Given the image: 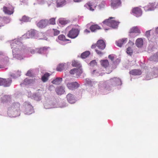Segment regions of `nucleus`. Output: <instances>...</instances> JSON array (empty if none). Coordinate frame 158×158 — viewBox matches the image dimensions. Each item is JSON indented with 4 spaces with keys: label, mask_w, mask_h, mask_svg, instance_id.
Masks as SVG:
<instances>
[{
    "label": "nucleus",
    "mask_w": 158,
    "mask_h": 158,
    "mask_svg": "<svg viewBox=\"0 0 158 158\" xmlns=\"http://www.w3.org/2000/svg\"><path fill=\"white\" fill-rule=\"evenodd\" d=\"M50 75L48 73H46L42 77V81L44 82H46L48 80Z\"/></svg>",
    "instance_id": "4be33fe9"
},
{
    "label": "nucleus",
    "mask_w": 158,
    "mask_h": 158,
    "mask_svg": "<svg viewBox=\"0 0 158 158\" xmlns=\"http://www.w3.org/2000/svg\"><path fill=\"white\" fill-rule=\"evenodd\" d=\"M129 33L130 34L135 33L139 34L140 33V32L138 27L137 26H135L131 28L129 30Z\"/></svg>",
    "instance_id": "2eb2a0df"
},
{
    "label": "nucleus",
    "mask_w": 158,
    "mask_h": 158,
    "mask_svg": "<svg viewBox=\"0 0 158 158\" xmlns=\"http://www.w3.org/2000/svg\"><path fill=\"white\" fill-rule=\"evenodd\" d=\"M77 70L76 73V75L77 76H79L82 73V71L81 69L80 68L77 69Z\"/></svg>",
    "instance_id": "e433bc0d"
},
{
    "label": "nucleus",
    "mask_w": 158,
    "mask_h": 158,
    "mask_svg": "<svg viewBox=\"0 0 158 158\" xmlns=\"http://www.w3.org/2000/svg\"><path fill=\"white\" fill-rule=\"evenodd\" d=\"M127 52L128 54H129L130 55H131L132 54V50L131 47H129L127 48Z\"/></svg>",
    "instance_id": "4c0bfd02"
},
{
    "label": "nucleus",
    "mask_w": 158,
    "mask_h": 158,
    "mask_svg": "<svg viewBox=\"0 0 158 158\" xmlns=\"http://www.w3.org/2000/svg\"><path fill=\"white\" fill-rule=\"evenodd\" d=\"M26 75L28 76H31V72L30 71H28L26 74Z\"/></svg>",
    "instance_id": "de8ad7c7"
},
{
    "label": "nucleus",
    "mask_w": 158,
    "mask_h": 158,
    "mask_svg": "<svg viewBox=\"0 0 158 158\" xmlns=\"http://www.w3.org/2000/svg\"><path fill=\"white\" fill-rule=\"evenodd\" d=\"M74 2H78L81 1L82 0H73Z\"/></svg>",
    "instance_id": "603ef678"
},
{
    "label": "nucleus",
    "mask_w": 158,
    "mask_h": 158,
    "mask_svg": "<svg viewBox=\"0 0 158 158\" xmlns=\"http://www.w3.org/2000/svg\"><path fill=\"white\" fill-rule=\"evenodd\" d=\"M56 91L58 95H61L64 92V89L62 86L57 87L56 89Z\"/></svg>",
    "instance_id": "f3484780"
},
{
    "label": "nucleus",
    "mask_w": 158,
    "mask_h": 158,
    "mask_svg": "<svg viewBox=\"0 0 158 158\" xmlns=\"http://www.w3.org/2000/svg\"><path fill=\"white\" fill-rule=\"evenodd\" d=\"M95 51L98 55H101L103 54V53L101 51L98 50L96 49Z\"/></svg>",
    "instance_id": "37998d69"
},
{
    "label": "nucleus",
    "mask_w": 158,
    "mask_h": 158,
    "mask_svg": "<svg viewBox=\"0 0 158 158\" xmlns=\"http://www.w3.org/2000/svg\"><path fill=\"white\" fill-rule=\"evenodd\" d=\"M39 39L46 40L45 34L44 33L42 32L39 33L38 34Z\"/></svg>",
    "instance_id": "473e14b6"
},
{
    "label": "nucleus",
    "mask_w": 158,
    "mask_h": 158,
    "mask_svg": "<svg viewBox=\"0 0 158 158\" xmlns=\"http://www.w3.org/2000/svg\"><path fill=\"white\" fill-rule=\"evenodd\" d=\"M156 33H158V27L156 29Z\"/></svg>",
    "instance_id": "6e6d98bb"
},
{
    "label": "nucleus",
    "mask_w": 158,
    "mask_h": 158,
    "mask_svg": "<svg viewBox=\"0 0 158 158\" xmlns=\"http://www.w3.org/2000/svg\"><path fill=\"white\" fill-rule=\"evenodd\" d=\"M127 38H123L116 41V43L117 46L121 47H122L123 45L126 44L127 43Z\"/></svg>",
    "instance_id": "f8f14e48"
},
{
    "label": "nucleus",
    "mask_w": 158,
    "mask_h": 158,
    "mask_svg": "<svg viewBox=\"0 0 158 158\" xmlns=\"http://www.w3.org/2000/svg\"><path fill=\"white\" fill-rule=\"evenodd\" d=\"M106 46V44L103 40H100L97 41L96 44H93L91 46V48H95L96 47H97L99 49L102 50L105 48Z\"/></svg>",
    "instance_id": "7ed1b4c3"
},
{
    "label": "nucleus",
    "mask_w": 158,
    "mask_h": 158,
    "mask_svg": "<svg viewBox=\"0 0 158 158\" xmlns=\"http://www.w3.org/2000/svg\"><path fill=\"white\" fill-rule=\"evenodd\" d=\"M20 20L22 22H27L29 20V18L26 15H24Z\"/></svg>",
    "instance_id": "c756f323"
},
{
    "label": "nucleus",
    "mask_w": 158,
    "mask_h": 158,
    "mask_svg": "<svg viewBox=\"0 0 158 158\" xmlns=\"http://www.w3.org/2000/svg\"><path fill=\"white\" fill-rule=\"evenodd\" d=\"M68 65L65 63L60 64L56 68L57 71L61 72L63 70H66L68 68Z\"/></svg>",
    "instance_id": "9b49d317"
},
{
    "label": "nucleus",
    "mask_w": 158,
    "mask_h": 158,
    "mask_svg": "<svg viewBox=\"0 0 158 158\" xmlns=\"http://www.w3.org/2000/svg\"><path fill=\"white\" fill-rule=\"evenodd\" d=\"M66 98L68 102L71 104L74 103L76 102V99L74 96L70 93L68 94L67 95Z\"/></svg>",
    "instance_id": "1a4fd4ad"
},
{
    "label": "nucleus",
    "mask_w": 158,
    "mask_h": 158,
    "mask_svg": "<svg viewBox=\"0 0 158 158\" xmlns=\"http://www.w3.org/2000/svg\"><path fill=\"white\" fill-rule=\"evenodd\" d=\"M101 27L97 24L92 25L89 28L90 29L92 32H95L98 30L101 29Z\"/></svg>",
    "instance_id": "a211bd4d"
},
{
    "label": "nucleus",
    "mask_w": 158,
    "mask_h": 158,
    "mask_svg": "<svg viewBox=\"0 0 158 158\" xmlns=\"http://www.w3.org/2000/svg\"><path fill=\"white\" fill-rule=\"evenodd\" d=\"M36 31L34 30H31L28 31L26 34L27 37L28 38H32L35 35Z\"/></svg>",
    "instance_id": "4468645a"
},
{
    "label": "nucleus",
    "mask_w": 158,
    "mask_h": 158,
    "mask_svg": "<svg viewBox=\"0 0 158 158\" xmlns=\"http://www.w3.org/2000/svg\"><path fill=\"white\" fill-rule=\"evenodd\" d=\"M155 2L149 3L147 6L145 7V8L148 9V10H154L156 8Z\"/></svg>",
    "instance_id": "dca6fc26"
},
{
    "label": "nucleus",
    "mask_w": 158,
    "mask_h": 158,
    "mask_svg": "<svg viewBox=\"0 0 158 158\" xmlns=\"http://www.w3.org/2000/svg\"><path fill=\"white\" fill-rule=\"evenodd\" d=\"M53 30L54 31V35L56 36L59 34L60 32L58 30L56 29H53Z\"/></svg>",
    "instance_id": "ea45409f"
},
{
    "label": "nucleus",
    "mask_w": 158,
    "mask_h": 158,
    "mask_svg": "<svg viewBox=\"0 0 158 158\" xmlns=\"http://www.w3.org/2000/svg\"><path fill=\"white\" fill-rule=\"evenodd\" d=\"M150 31H147L146 32L145 35L146 36L148 37L150 36Z\"/></svg>",
    "instance_id": "49530a36"
},
{
    "label": "nucleus",
    "mask_w": 158,
    "mask_h": 158,
    "mask_svg": "<svg viewBox=\"0 0 158 158\" xmlns=\"http://www.w3.org/2000/svg\"><path fill=\"white\" fill-rule=\"evenodd\" d=\"M121 2L120 0H111L110 1L111 6L114 9L117 8L120 6Z\"/></svg>",
    "instance_id": "6e6552de"
},
{
    "label": "nucleus",
    "mask_w": 158,
    "mask_h": 158,
    "mask_svg": "<svg viewBox=\"0 0 158 158\" xmlns=\"http://www.w3.org/2000/svg\"><path fill=\"white\" fill-rule=\"evenodd\" d=\"M4 67V66L2 65H1V64H0V68H3Z\"/></svg>",
    "instance_id": "5fc2aeb1"
},
{
    "label": "nucleus",
    "mask_w": 158,
    "mask_h": 158,
    "mask_svg": "<svg viewBox=\"0 0 158 158\" xmlns=\"http://www.w3.org/2000/svg\"><path fill=\"white\" fill-rule=\"evenodd\" d=\"M151 79V78H149V77L148 75L146 77V78H145V79L146 80H150Z\"/></svg>",
    "instance_id": "09e8293b"
},
{
    "label": "nucleus",
    "mask_w": 158,
    "mask_h": 158,
    "mask_svg": "<svg viewBox=\"0 0 158 158\" xmlns=\"http://www.w3.org/2000/svg\"><path fill=\"white\" fill-rule=\"evenodd\" d=\"M33 80L32 79H29L28 78H26L23 81V82L21 84V85H27L30 84L32 83Z\"/></svg>",
    "instance_id": "393cba45"
},
{
    "label": "nucleus",
    "mask_w": 158,
    "mask_h": 158,
    "mask_svg": "<svg viewBox=\"0 0 158 158\" xmlns=\"http://www.w3.org/2000/svg\"><path fill=\"white\" fill-rule=\"evenodd\" d=\"M114 18V17H110L108 19L105 20L103 22V24L114 28H117L119 22L114 20H111Z\"/></svg>",
    "instance_id": "f257e3e1"
},
{
    "label": "nucleus",
    "mask_w": 158,
    "mask_h": 158,
    "mask_svg": "<svg viewBox=\"0 0 158 158\" xmlns=\"http://www.w3.org/2000/svg\"><path fill=\"white\" fill-rule=\"evenodd\" d=\"M130 73L133 75H139L141 74L142 72L140 70L137 69H133L130 71Z\"/></svg>",
    "instance_id": "6ab92c4d"
},
{
    "label": "nucleus",
    "mask_w": 158,
    "mask_h": 158,
    "mask_svg": "<svg viewBox=\"0 0 158 158\" xmlns=\"http://www.w3.org/2000/svg\"><path fill=\"white\" fill-rule=\"evenodd\" d=\"M4 80H5V81L3 82V85L5 87H8L10 85L12 82V80L11 79H4Z\"/></svg>",
    "instance_id": "aec40b11"
},
{
    "label": "nucleus",
    "mask_w": 158,
    "mask_h": 158,
    "mask_svg": "<svg viewBox=\"0 0 158 158\" xmlns=\"http://www.w3.org/2000/svg\"><path fill=\"white\" fill-rule=\"evenodd\" d=\"M100 63L101 65L105 68L108 67L109 65L108 61L107 60H102L101 61Z\"/></svg>",
    "instance_id": "5701e85b"
},
{
    "label": "nucleus",
    "mask_w": 158,
    "mask_h": 158,
    "mask_svg": "<svg viewBox=\"0 0 158 158\" xmlns=\"http://www.w3.org/2000/svg\"><path fill=\"white\" fill-rule=\"evenodd\" d=\"M59 23L62 25L66 24V21L62 20H59Z\"/></svg>",
    "instance_id": "a18cd8bd"
},
{
    "label": "nucleus",
    "mask_w": 158,
    "mask_h": 158,
    "mask_svg": "<svg viewBox=\"0 0 158 158\" xmlns=\"http://www.w3.org/2000/svg\"><path fill=\"white\" fill-rule=\"evenodd\" d=\"M80 31L79 29L73 27L69 31L67 34V36L70 38L75 39L79 35Z\"/></svg>",
    "instance_id": "f03ea898"
},
{
    "label": "nucleus",
    "mask_w": 158,
    "mask_h": 158,
    "mask_svg": "<svg viewBox=\"0 0 158 158\" xmlns=\"http://www.w3.org/2000/svg\"><path fill=\"white\" fill-rule=\"evenodd\" d=\"M18 59L19 60H21V59H23V58L22 57H20L19 58H18Z\"/></svg>",
    "instance_id": "4d7b16f0"
},
{
    "label": "nucleus",
    "mask_w": 158,
    "mask_h": 158,
    "mask_svg": "<svg viewBox=\"0 0 158 158\" xmlns=\"http://www.w3.org/2000/svg\"><path fill=\"white\" fill-rule=\"evenodd\" d=\"M48 24V20L47 19H42L37 24V26L39 28H43L46 27Z\"/></svg>",
    "instance_id": "9d476101"
},
{
    "label": "nucleus",
    "mask_w": 158,
    "mask_h": 158,
    "mask_svg": "<svg viewBox=\"0 0 158 158\" xmlns=\"http://www.w3.org/2000/svg\"><path fill=\"white\" fill-rule=\"evenodd\" d=\"M62 80L61 78L58 77L52 81V82L54 84L59 85L61 83Z\"/></svg>",
    "instance_id": "b1692460"
},
{
    "label": "nucleus",
    "mask_w": 158,
    "mask_h": 158,
    "mask_svg": "<svg viewBox=\"0 0 158 158\" xmlns=\"http://www.w3.org/2000/svg\"><path fill=\"white\" fill-rule=\"evenodd\" d=\"M3 11L5 14L10 15L13 14L14 13V8L12 6L7 7L4 6L3 8Z\"/></svg>",
    "instance_id": "423d86ee"
},
{
    "label": "nucleus",
    "mask_w": 158,
    "mask_h": 158,
    "mask_svg": "<svg viewBox=\"0 0 158 158\" xmlns=\"http://www.w3.org/2000/svg\"><path fill=\"white\" fill-rule=\"evenodd\" d=\"M121 81L120 79L117 77H114L108 81V83L111 85H116L120 84Z\"/></svg>",
    "instance_id": "39448f33"
},
{
    "label": "nucleus",
    "mask_w": 158,
    "mask_h": 158,
    "mask_svg": "<svg viewBox=\"0 0 158 158\" xmlns=\"http://www.w3.org/2000/svg\"><path fill=\"white\" fill-rule=\"evenodd\" d=\"M90 53L89 51H86L81 54V57L82 58H85L87 57L90 55Z\"/></svg>",
    "instance_id": "c85d7f7f"
},
{
    "label": "nucleus",
    "mask_w": 158,
    "mask_h": 158,
    "mask_svg": "<svg viewBox=\"0 0 158 158\" xmlns=\"http://www.w3.org/2000/svg\"><path fill=\"white\" fill-rule=\"evenodd\" d=\"M131 12L134 15L137 17L141 16L142 14L141 9L139 7L133 8L131 10Z\"/></svg>",
    "instance_id": "20e7f679"
},
{
    "label": "nucleus",
    "mask_w": 158,
    "mask_h": 158,
    "mask_svg": "<svg viewBox=\"0 0 158 158\" xmlns=\"http://www.w3.org/2000/svg\"><path fill=\"white\" fill-rule=\"evenodd\" d=\"M68 88L71 90H73L78 88L80 86V84L77 82H73L71 83H69L67 84Z\"/></svg>",
    "instance_id": "0eeeda50"
},
{
    "label": "nucleus",
    "mask_w": 158,
    "mask_h": 158,
    "mask_svg": "<svg viewBox=\"0 0 158 158\" xmlns=\"http://www.w3.org/2000/svg\"><path fill=\"white\" fill-rule=\"evenodd\" d=\"M65 2L64 0H57V7H60L64 5Z\"/></svg>",
    "instance_id": "bb28decb"
},
{
    "label": "nucleus",
    "mask_w": 158,
    "mask_h": 158,
    "mask_svg": "<svg viewBox=\"0 0 158 158\" xmlns=\"http://www.w3.org/2000/svg\"><path fill=\"white\" fill-rule=\"evenodd\" d=\"M33 111V107L31 106H29L26 109V112L27 114H30L32 113Z\"/></svg>",
    "instance_id": "cd10ccee"
},
{
    "label": "nucleus",
    "mask_w": 158,
    "mask_h": 158,
    "mask_svg": "<svg viewBox=\"0 0 158 158\" xmlns=\"http://www.w3.org/2000/svg\"><path fill=\"white\" fill-rule=\"evenodd\" d=\"M135 44L138 47H142L143 45V40L141 38L137 39L136 41Z\"/></svg>",
    "instance_id": "412c9836"
},
{
    "label": "nucleus",
    "mask_w": 158,
    "mask_h": 158,
    "mask_svg": "<svg viewBox=\"0 0 158 158\" xmlns=\"http://www.w3.org/2000/svg\"><path fill=\"white\" fill-rule=\"evenodd\" d=\"M53 87H54V86L53 85H50L49 86V88L50 90L51 88H53Z\"/></svg>",
    "instance_id": "864d4df0"
},
{
    "label": "nucleus",
    "mask_w": 158,
    "mask_h": 158,
    "mask_svg": "<svg viewBox=\"0 0 158 158\" xmlns=\"http://www.w3.org/2000/svg\"><path fill=\"white\" fill-rule=\"evenodd\" d=\"M48 48L43 47L40 48L39 51L40 53H43L47 50Z\"/></svg>",
    "instance_id": "f704fd0d"
},
{
    "label": "nucleus",
    "mask_w": 158,
    "mask_h": 158,
    "mask_svg": "<svg viewBox=\"0 0 158 158\" xmlns=\"http://www.w3.org/2000/svg\"><path fill=\"white\" fill-rule=\"evenodd\" d=\"M4 79L2 78H0V86L3 85V82H4Z\"/></svg>",
    "instance_id": "c03bdc74"
},
{
    "label": "nucleus",
    "mask_w": 158,
    "mask_h": 158,
    "mask_svg": "<svg viewBox=\"0 0 158 158\" xmlns=\"http://www.w3.org/2000/svg\"><path fill=\"white\" fill-rule=\"evenodd\" d=\"M58 39L61 41H64L65 40V37L63 35H60L58 37Z\"/></svg>",
    "instance_id": "c9c22d12"
},
{
    "label": "nucleus",
    "mask_w": 158,
    "mask_h": 158,
    "mask_svg": "<svg viewBox=\"0 0 158 158\" xmlns=\"http://www.w3.org/2000/svg\"><path fill=\"white\" fill-rule=\"evenodd\" d=\"M54 25L56 23L55 19V18H52L48 21V24Z\"/></svg>",
    "instance_id": "72a5a7b5"
},
{
    "label": "nucleus",
    "mask_w": 158,
    "mask_h": 158,
    "mask_svg": "<svg viewBox=\"0 0 158 158\" xmlns=\"http://www.w3.org/2000/svg\"><path fill=\"white\" fill-rule=\"evenodd\" d=\"M108 58L109 59H110L112 61L114 59V56L112 55H110L108 56Z\"/></svg>",
    "instance_id": "79ce46f5"
},
{
    "label": "nucleus",
    "mask_w": 158,
    "mask_h": 158,
    "mask_svg": "<svg viewBox=\"0 0 158 158\" xmlns=\"http://www.w3.org/2000/svg\"><path fill=\"white\" fill-rule=\"evenodd\" d=\"M100 70L98 69H96L93 71L92 73L97 75V76L102 75V73H100Z\"/></svg>",
    "instance_id": "2f4dec72"
},
{
    "label": "nucleus",
    "mask_w": 158,
    "mask_h": 158,
    "mask_svg": "<svg viewBox=\"0 0 158 158\" xmlns=\"http://www.w3.org/2000/svg\"><path fill=\"white\" fill-rule=\"evenodd\" d=\"M84 32H85L88 33L90 32V31L87 29H86L85 30Z\"/></svg>",
    "instance_id": "8fccbe9b"
},
{
    "label": "nucleus",
    "mask_w": 158,
    "mask_h": 158,
    "mask_svg": "<svg viewBox=\"0 0 158 158\" xmlns=\"http://www.w3.org/2000/svg\"><path fill=\"white\" fill-rule=\"evenodd\" d=\"M85 6L92 11H93L94 10V8L96 7V6L94 5L93 2H88L86 4Z\"/></svg>",
    "instance_id": "ddd939ff"
},
{
    "label": "nucleus",
    "mask_w": 158,
    "mask_h": 158,
    "mask_svg": "<svg viewBox=\"0 0 158 158\" xmlns=\"http://www.w3.org/2000/svg\"><path fill=\"white\" fill-rule=\"evenodd\" d=\"M90 64L91 66H94L97 65V62L95 60H94L91 61Z\"/></svg>",
    "instance_id": "a19ab883"
},
{
    "label": "nucleus",
    "mask_w": 158,
    "mask_h": 158,
    "mask_svg": "<svg viewBox=\"0 0 158 158\" xmlns=\"http://www.w3.org/2000/svg\"><path fill=\"white\" fill-rule=\"evenodd\" d=\"M2 99L3 102H6L10 99V97L8 96H4L2 98Z\"/></svg>",
    "instance_id": "7c9ffc66"
},
{
    "label": "nucleus",
    "mask_w": 158,
    "mask_h": 158,
    "mask_svg": "<svg viewBox=\"0 0 158 158\" xmlns=\"http://www.w3.org/2000/svg\"><path fill=\"white\" fill-rule=\"evenodd\" d=\"M72 66L73 67H76L78 68H80L81 65L80 63L77 61L73 60L72 61Z\"/></svg>",
    "instance_id": "a878e982"
},
{
    "label": "nucleus",
    "mask_w": 158,
    "mask_h": 158,
    "mask_svg": "<svg viewBox=\"0 0 158 158\" xmlns=\"http://www.w3.org/2000/svg\"><path fill=\"white\" fill-rule=\"evenodd\" d=\"M77 71V69L74 68L72 69L71 70L69 71V73L71 74H76Z\"/></svg>",
    "instance_id": "58836bf2"
},
{
    "label": "nucleus",
    "mask_w": 158,
    "mask_h": 158,
    "mask_svg": "<svg viewBox=\"0 0 158 158\" xmlns=\"http://www.w3.org/2000/svg\"><path fill=\"white\" fill-rule=\"evenodd\" d=\"M30 52L31 54H34L35 53V51L34 49H32L31 50Z\"/></svg>",
    "instance_id": "3c124183"
}]
</instances>
